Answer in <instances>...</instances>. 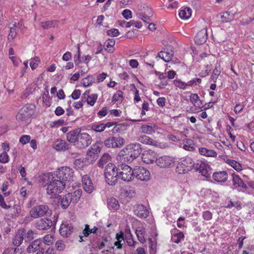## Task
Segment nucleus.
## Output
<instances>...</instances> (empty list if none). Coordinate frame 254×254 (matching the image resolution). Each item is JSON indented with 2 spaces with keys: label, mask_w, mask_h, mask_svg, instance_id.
Instances as JSON below:
<instances>
[{
  "label": "nucleus",
  "mask_w": 254,
  "mask_h": 254,
  "mask_svg": "<svg viewBox=\"0 0 254 254\" xmlns=\"http://www.w3.org/2000/svg\"><path fill=\"white\" fill-rule=\"evenodd\" d=\"M119 168L113 163H109L105 167L104 175L106 183L110 185L114 186L117 183L119 175Z\"/></svg>",
  "instance_id": "nucleus-1"
},
{
  "label": "nucleus",
  "mask_w": 254,
  "mask_h": 254,
  "mask_svg": "<svg viewBox=\"0 0 254 254\" xmlns=\"http://www.w3.org/2000/svg\"><path fill=\"white\" fill-rule=\"evenodd\" d=\"M64 181L57 179L50 181L47 184V193L49 195H55L61 193L65 188Z\"/></svg>",
  "instance_id": "nucleus-2"
},
{
  "label": "nucleus",
  "mask_w": 254,
  "mask_h": 254,
  "mask_svg": "<svg viewBox=\"0 0 254 254\" xmlns=\"http://www.w3.org/2000/svg\"><path fill=\"white\" fill-rule=\"evenodd\" d=\"M139 17L145 23L152 21L151 17L153 16L151 8L144 4L137 5L134 8Z\"/></svg>",
  "instance_id": "nucleus-3"
},
{
  "label": "nucleus",
  "mask_w": 254,
  "mask_h": 254,
  "mask_svg": "<svg viewBox=\"0 0 254 254\" xmlns=\"http://www.w3.org/2000/svg\"><path fill=\"white\" fill-rule=\"evenodd\" d=\"M35 108L32 104H27L23 107L16 116L17 121L27 122V120L34 114Z\"/></svg>",
  "instance_id": "nucleus-4"
},
{
  "label": "nucleus",
  "mask_w": 254,
  "mask_h": 254,
  "mask_svg": "<svg viewBox=\"0 0 254 254\" xmlns=\"http://www.w3.org/2000/svg\"><path fill=\"white\" fill-rule=\"evenodd\" d=\"M57 178L65 184L66 182L73 181L74 178L73 170L67 166L62 167L57 172Z\"/></svg>",
  "instance_id": "nucleus-5"
},
{
  "label": "nucleus",
  "mask_w": 254,
  "mask_h": 254,
  "mask_svg": "<svg viewBox=\"0 0 254 254\" xmlns=\"http://www.w3.org/2000/svg\"><path fill=\"white\" fill-rule=\"evenodd\" d=\"M194 162L191 157H186L179 162L176 167V172L180 174H184L191 171L193 168Z\"/></svg>",
  "instance_id": "nucleus-6"
},
{
  "label": "nucleus",
  "mask_w": 254,
  "mask_h": 254,
  "mask_svg": "<svg viewBox=\"0 0 254 254\" xmlns=\"http://www.w3.org/2000/svg\"><path fill=\"white\" fill-rule=\"evenodd\" d=\"M125 139L120 136H112L104 141V145L109 148H121L125 144Z\"/></svg>",
  "instance_id": "nucleus-7"
},
{
  "label": "nucleus",
  "mask_w": 254,
  "mask_h": 254,
  "mask_svg": "<svg viewBox=\"0 0 254 254\" xmlns=\"http://www.w3.org/2000/svg\"><path fill=\"white\" fill-rule=\"evenodd\" d=\"M120 168H119V175L121 179L126 182L131 181L134 178V169L132 170L130 167L124 164H122Z\"/></svg>",
  "instance_id": "nucleus-8"
},
{
  "label": "nucleus",
  "mask_w": 254,
  "mask_h": 254,
  "mask_svg": "<svg viewBox=\"0 0 254 254\" xmlns=\"http://www.w3.org/2000/svg\"><path fill=\"white\" fill-rule=\"evenodd\" d=\"M77 141L75 144L76 148L80 149H84L91 144L92 138L87 133L80 132Z\"/></svg>",
  "instance_id": "nucleus-9"
},
{
  "label": "nucleus",
  "mask_w": 254,
  "mask_h": 254,
  "mask_svg": "<svg viewBox=\"0 0 254 254\" xmlns=\"http://www.w3.org/2000/svg\"><path fill=\"white\" fill-rule=\"evenodd\" d=\"M49 207L46 205H39L33 207L30 211V215L33 218L36 219L46 215Z\"/></svg>",
  "instance_id": "nucleus-10"
},
{
  "label": "nucleus",
  "mask_w": 254,
  "mask_h": 254,
  "mask_svg": "<svg viewBox=\"0 0 254 254\" xmlns=\"http://www.w3.org/2000/svg\"><path fill=\"white\" fill-rule=\"evenodd\" d=\"M175 162V158L173 157L163 155L156 159V163L160 168H168L173 166Z\"/></svg>",
  "instance_id": "nucleus-11"
},
{
  "label": "nucleus",
  "mask_w": 254,
  "mask_h": 254,
  "mask_svg": "<svg viewBox=\"0 0 254 254\" xmlns=\"http://www.w3.org/2000/svg\"><path fill=\"white\" fill-rule=\"evenodd\" d=\"M141 181H147L150 179V174L147 169L142 167H136L134 169V177Z\"/></svg>",
  "instance_id": "nucleus-12"
},
{
  "label": "nucleus",
  "mask_w": 254,
  "mask_h": 254,
  "mask_svg": "<svg viewBox=\"0 0 254 254\" xmlns=\"http://www.w3.org/2000/svg\"><path fill=\"white\" fill-rule=\"evenodd\" d=\"M141 145L139 143H130L127 145L130 156L132 158V161L138 157L142 152Z\"/></svg>",
  "instance_id": "nucleus-13"
},
{
  "label": "nucleus",
  "mask_w": 254,
  "mask_h": 254,
  "mask_svg": "<svg viewBox=\"0 0 254 254\" xmlns=\"http://www.w3.org/2000/svg\"><path fill=\"white\" fill-rule=\"evenodd\" d=\"M193 168L205 177H208L210 176V167L204 162L202 161H197L196 163H194Z\"/></svg>",
  "instance_id": "nucleus-14"
},
{
  "label": "nucleus",
  "mask_w": 254,
  "mask_h": 254,
  "mask_svg": "<svg viewBox=\"0 0 254 254\" xmlns=\"http://www.w3.org/2000/svg\"><path fill=\"white\" fill-rule=\"evenodd\" d=\"M156 159L157 153L152 150L144 151L142 154V161L146 164H152L154 161L156 163Z\"/></svg>",
  "instance_id": "nucleus-15"
},
{
  "label": "nucleus",
  "mask_w": 254,
  "mask_h": 254,
  "mask_svg": "<svg viewBox=\"0 0 254 254\" xmlns=\"http://www.w3.org/2000/svg\"><path fill=\"white\" fill-rule=\"evenodd\" d=\"M74 228L72 225L68 222H65L60 226L59 232L60 234L65 237H67L73 232Z\"/></svg>",
  "instance_id": "nucleus-16"
},
{
  "label": "nucleus",
  "mask_w": 254,
  "mask_h": 254,
  "mask_svg": "<svg viewBox=\"0 0 254 254\" xmlns=\"http://www.w3.org/2000/svg\"><path fill=\"white\" fill-rule=\"evenodd\" d=\"M22 23L21 22H14L11 26H9V32L7 36V41L9 43L12 42L16 37L17 30L21 28Z\"/></svg>",
  "instance_id": "nucleus-17"
},
{
  "label": "nucleus",
  "mask_w": 254,
  "mask_h": 254,
  "mask_svg": "<svg viewBox=\"0 0 254 254\" xmlns=\"http://www.w3.org/2000/svg\"><path fill=\"white\" fill-rule=\"evenodd\" d=\"M134 213L137 217L146 218L149 215V210L142 204H138L134 206Z\"/></svg>",
  "instance_id": "nucleus-18"
},
{
  "label": "nucleus",
  "mask_w": 254,
  "mask_h": 254,
  "mask_svg": "<svg viewBox=\"0 0 254 254\" xmlns=\"http://www.w3.org/2000/svg\"><path fill=\"white\" fill-rule=\"evenodd\" d=\"M117 159L123 163H128L132 162V158H130L128 151L127 146L122 149L119 153Z\"/></svg>",
  "instance_id": "nucleus-19"
},
{
  "label": "nucleus",
  "mask_w": 254,
  "mask_h": 254,
  "mask_svg": "<svg viewBox=\"0 0 254 254\" xmlns=\"http://www.w3.org/2000/svg\"><path fill=\"white\" fill-rule=\"evenodd\" d=\"M82 186L84 190L88 193H91L94 190V187L91 180L87 175H84L82 179Z\"/></svg>",
  "instance_id": "nucleus-20"
},
{
  "label": "nucleus",
  "mask_w": 254,
  "mask_h": 254,
  "mask_svg": "<svg viewBox=\"0 0 254 254\" xmlns=\"http://www.w3.org/2000/svg\"><path fill=\"white\" fill-rule=\"evenodd\" d=\"M52 225V221L49 218H42L38 221L35 224L37 229L44 230L49 229Z\"/></svg>",
  "instance_id": "nucleus-21"
},
{
  "label": "nucleus",
  "mask_w": 254,
  "mask_h": 254,
  "mask_svg": "<svg viewBox=\"0 0 254 254\" xmlns=\"http://www.w3.org/2000/svg\"><path fill=\"white\" fill-rule=\"evenodd\" d=\"M80 133V130L78 129L71 130L66 133V139L70 143H74L75 145Z\"/></svg>",
  "instance_id": "nucleus-22"
},
{
  "label": "nucleus",
  "mask_w": 254,
  "mask_h": 254,
  "mask_svg": "<svg viewBox=\"0 0 254 254\" xmlns=\"http://www.w3.org/2000/svg\"><path fill=\"white\" fill-rule=\"evenodd\" d=\"M101 151V146L99 143L93 145L87 151V155L95 160Z\"/></svg>",
  "instance_id": "nucleus-23"
},
{
  "label": "nucleus",
  "mask_w": 254,
  "mask_h": 254,
  "mask_svg": "<svg viewBox=\"0 0 254 254\" xmlns=\"http://www.w3.org/2000/svg\"><path fill=\"white\" fill-rule=\"evenodd\" d=\"M207 39V35L206 30L203 29L196 34L194 38V41L196 44L202 45L206 41Z\"/></svg>",
  "instance_id": "nucleus-24"
},
{
  "label": "nucleus",
  "mask_w": 254,
  "mask_h": 254,
  "mask_svg": "<svg viewBox=\"0 0 254 254\" xmlns=\"http://www.w3.org/2000/svg\"><path fill=\"white\" fill-rule=\"evenodd\" d=\"M213 180L218 183L225 182L228 178V175L226 171H219L214 172L212 175Z\"/></svg>",
  "instance_id": "nucleus-25"
},
{
  "label": "nucleus",
  "mask_w": 254,
  "mask_h": 254,
  "mask_svg": "<svg viewBox=\"0 0 254 254\" xmlns=\"http://www.w3.org/2000/svg\"><path fill=\"white\" fill-rule=\"evenodd\" d=\"M69 144L63 139H58L53 144V147L58 151H65L68 149Z\"/></svg>",
  "instance_id": "nucleus-26"
},
{
  "label": "nucleus",
  "mask_w": 254,
  "mask_h": 254,
  "mask_svg": "<svg viewBox=\"0 0 254 254\" xmlns=\"http://www.w3.org/2000/svg\"><path fill=\"white\" fill-rule=\"evenodd\" d=\"M42 240L40 239H36L33 241L27 248V251L28 253H34L40 249V246Z\"/></svg>",
  "instance_id": "nucleus-27"
},
{
  "label": "nucleus",
  "mask_w": 254,
  "mask_h": 254,
  "mask_svg": "<svg viewBox=\"0 0 254 254\" xmlns=\"http://www.w3.org/2000/svg\"><path fill=\"white\" fill-rule=\"evenodd\" d=\"M173 56V52L166 51L165 50L160 51L157 56L156 59L159 58L165 62H168L172 59Z\"/></svg>",
  "instance_id": "nucleus-28"
},
{
  "label": "nucleus",
  "mask_w": 254,
  "mask_h": 254,
  "mask_svg": "<svg viewBox=\"0 0 254 254\" xmlns=\"http://www.w3.org/2000/svg\"><path fill=\"white\" fill-rule=\"evenodd\" d=\"M232 177L233 184L235 187H240L245 189L247 188V185L244 183V181L240 178L239 175L233 174Z\"/></svg>",
  "instance_id": "nucleus-29"
},
{
  "label": "nucleus",
  "mask_w": 254,
  "mask_h": 254,
  "mask_svg": "<svg viewBox=\"0 0 254 254\" xmlns=\"http://www.w3.org/2000/svg\"><path fill=\"white\" fill-rule=\"evenodd\" d=\"M119 24L123 27L129 28L131 26H134L137 28H140L142 27V23L141 22L136 21L134 20L127 22L125 20L120 21Z\"/></svg>",
  "instance_id": "nucleus-30"
},
{
  "label": "nucleus",
  "mask_w": 254,
  "mask_h": 254,
  "mask_svg": "<svg viewBox=\"0 0 254 254\" xmlns=\"http://www.w3.org/2000/svg\"><path fill=\"white\" fill-rule=\"evenodd\" d=\"M138 140L140 142L147 145H151L156 146L158 144V142L156 141L146 135H140L138 137Z\"/></svg>",
  "instance_id": "nucleus-31"
},
{
  "label": "nucleus",
  "mask_w": 254,
  "mask_h": 254,
  "mask_svg": "<svg viewBox=\"0 0 254 254\" xmlns=\"http://www.w3.org/2000/svg\"><path fill=\"white\" fill-rule=\"evenodd\" d=\"M157 128V126L152 124H150L149 125H142L141 127V131L144 133L148 134H153Z\"/></svg>",
  "instance_id": "nucleus-32"
},
{
  "label": "nucleus",
  "mask_w": 254,
  "mask_h": 254,
  "mask_svg": "<svg viewBox=\"0 0 254 254\" xmlns=\"http://www.w3.org/2000/svg\"><path fill=\"white\" fill-rule=\"evenodd\" d=\"M199 153L203 156L210 157H215L217 155V152L212 149H208L205 147H200L198 149Z\"/></svg>",
  "instance_id": "nucleus-33"
},
{
  "label": "nucleus",
  "mask_w": 254,
  "mask_h": 254,
  "mask_svg": "<svg viewBox=\"0 0 254 254\" xmlns=\"http://www.w3.org/2000/svg\"><path fill=\"white\" fill-rule=\"evenodd\" d=\"M24 229L20 230L15 235L13 239V244L15 246H19L21 244L23 240L24 239Z\"/></svg>",
  "instance_id": "nucleus-34"
},
{
  "label": "nucleus",
  "mask_w": 254,
  "mask_h": 254,
  "mask_svg": "<svg viewBox=\"0 0 254 254\" xmlns=\"http://www.w3.org/2000/svg\"><path fill=\"white\" fill-rule=\"evenodd\" d=\"M107 206L109 209L116 210L120 207L118 201L114 197H110L107 199Z\"/></svg>",
  "instance_id": "nucleus-35"
},
{
  "label": "nucleus",
  "mask_w": 254,
  "mask_h": 254,
  "mask_svg": "<svg viewBox=\"0 0 254 254\" xmlns=\"http://www.w3.org/2000/svg\"><path fill=\"white\" fill-rule=\"evenodd\" d=\"M71 202H72V196L70 193H68L62 198L61 202V206L63 209H65Z\"/></svg>",
  "instance_id": "nucleus-36"
},
{
  "label": "nucleus",
  "mask_w": 254,
  "mask_h": 254,
  "mask_svg": "<svg viewBox=\"0 0 254 254\" xmlns=\"http://www.w3.org/2000/svg\"><path fill=\"white\" fill-rule=\"evenodd\" d=\"M234 18V14L230 12L225 11L223 12L220 16V21L223 23H226L231 21Z\"/></svg>",
  "instance_id": "nucleus-37"
},
{
  "label": "nucleus",
  "mask_w": 254,
  "mask_h": 254,
  "mask_svg": "<svg viewBox=\"0 0 254 254\" xmlns=\"http://www.w3.org/2000/svg\"><path fill=\"white\" fill-rule=\"evenodd\" d=\"M183 148L187 151H193L195 150L193 140L187 139L184 141Z\"/></svg>",
  "instance_id": "nucleus-38"
},
{
  "label": "nucleus",
  "mask_w": 254,
  "mask_h": 254,
  "mask_svg": "<svg viewBox=\"0 0 254 254\" xmlns=\"http://www.w3.org/2000/svg\"><path fill=\"white\" fill-rule=\"evenodd\" d=\"M191 15V9L189 7H186L181 9L179 13V15L182 19H188Z\"/></svg>",
  "instance_id": "nucleus-39"
},
{
  "label": "nucleus",
  "mask_w": 254,
  "mask_h": 254,
  "mask_svg": "<svg viewBox=\"0 0 254 254\" xmlns=\"http://www.w3.org/2000/svg\"><path fill=\"white\" fill-rule=\"evenodd\" d=\"M135 234L137 237L138 240L141 243H144L146 241L144 238L145 230L143 228L138 227L135 230Z\"/></svg>",
  "instance_id": "nucleus-40"
},
{
  "label": "nucleus",
  "mask_w": 254,
  "mask_h": 254,
  "mask_svg": "<svg viewBox=\"0 0 254 254\" xmlns=\"http://www.w3.org/2000/svg\"><path fill=\"white\" fill-rule=\"evenodd\" d=\"M104 127L103 123L98 122L91 124L90 128L96 132H102L105 130Z\"/></svg>",
  "instance_id": "nucleus-41"
},
{
  "label": "nucleus",
  "mask_w": 254,
  "mask_h": 254,
  "mask_svg": "<svg viewBox=\"0 0 254 254\" xmlns=\"http://www.w3.org/2000/svg\"><path fill=\"white\" fill-rule=\"evenodd\" d=\"M226 162L230 165L232 167H233L234 169H235L237 171H240L242 170L243 168L242 165L236 160L228 159Z\"/></svg>",
  "instance_id": "nucleus-42"
},
{
  "label": "nucleus",
  "mask_w": 254,
  "mask_h": 254,
  "mask_svg": "<svg viewBox=\"0 0 254 254\" xmlns=\"http://www.w3.org/2000/svg\"><path fill=\"white\" fill-rule=\"evenodd\" d=\"M24 236H25L24 240L26 242L30 241L37 236V233L33 230H29L26 233L24 232Z\"/></svg>",
  "instance_id": "nucleus-43"
},
{
  "label": "nucleus",
  "mask_w": 254,
  "mask_h": 254,
  "mask_svg": "<svg viewBox=\"0 0 254 254\" xmlns=\"http://www.w3.org/2000/svg\"><path fill=\"white\" fill-rule=\"evenodd\" d=\"M94 81V77L91 75H88L82 80L81 83L83 86L86 87L90 86Z\"/></svg>",
  "instance_id": "nucleus-44"
},
{
  "label": "nucleus",
  "mask_w": 254,
  "mask_h": 254,
  "mask_svg": "<svg viewBox=\"0 0 254 254\" xmlns=\"http://www.w3.org/2000/svg\"><path fill=\"white\" fill-rule=\"evenodd\" d=\"M41 26L44 29L55 27L57 25V21L55 20L41 22Z\"/></svg>",
  "instance_id": "nucleus-45"
},
{
  "label": "nucleus",
  "mask_w": 254,
  "mask_h": 254,
  "mask_svg": "<svg viewBox=\"0 0 254 254\" xmlns=\"http://www.w3.org/2000/svg\"><path fill=\"white\" fill-rule=\"evenodd\" d=\"M111 159V155L109 153H104L100 159L99 166L100 167H103L104 165L108 162Z\"/></svg>",
  "instance_id": "nucleus-46"
},
{
  "label": "nucleus",
  "mask_w": 254,
  "mask_h": 254,
  "mask_svg": "<svg viewBox=\"0 0 254 254\" xmlns=\"http://www.w3.org/2000/svg\"><path fill=\"white\" fill-rule=\"evenodd\" d=\"M72 196V201L73 203H76L80 199L81 194L82 190L81 189H77L74 191L73 193H70Z\"/></svg>",
  "instance_id": "nucleus-47"
},
{
  "label": "nucleus",
  "mask_w": 254,
  "mask_h": 254,
  "mask_svg": "<svg viewBox=\"0 0 254 254\" xmlns=\"http://www.w3.org/2000/svg\"><path fill=\"white\" fill-rule=\"evenodd\" d=\"M115 44V41L113 39H109L107 40L105 43V49L106 50H107L109 52H113V50L111 49H109L113 47Z\"/></svg>",
  "instance_id": "nucleus-48"
},
{
  "label": "nucleus",
  "mask_w": 254,
  "mask_h": 254,
  "mask_svg": "<svg viewBox=\"0 0 254 254\" xmlns=\"http://www.w3.org/2000/svg\"><path fill=\"white\" fill-rule=\"evenodd\" d=\"M174 85L181 89H185L188 86V82H183L180 79H176L173 81Z\"/></svg>",
  "instance_id": "nucleus-49"
},
{
  "label": "nucleus",
  "mask_w": 254,
  "mask_h": 254,
  "mask_svg": "<svg viewBox=\"0 0 254 254\" xmlns=\"http://www.w3.org/2000/svg\"><path fill=\"white\" fill-rule=\"evenodd\" d=\"M74 165L76 169H82L85 165V163L83 159H76L74 162Z\"/></svg>",
  "instance_id": "nucleus-50"
},
{
  "label": "nucleus",
  "mask_w": 254,
  "mask_h": 254,
  "mask_svg": "<svg viewBox=\"0 0 254 254\" xmlns=\"http://www.w3.org/2000/svg\"><path fill=\"white\" fill-rule=\"evenodd\" d=\"M98 98V94H92L90 95V96H88V103L87 104L91 106H93Z\"/></svg>",
  "instance_id": "nucleus-51"
},
{
  "label": "nucleus",
  "mask_w": 254,
  "mask_h": 254,
  "mask_svg": "<svg viewBox=\"0 0 254 254\" xmlns=\"http://www.w3.org/2000/svg\"><path fill=\"white\" fill-rule=\"evenodd\" d=\"M40 62V58L36 57L31 60L30 65L32 69H35Z\"/></svg>",
  "instance_id": "nucleus-52"
},
{
  "label": "nucleus",
  "mask_w": 254,
  "mask_h": 254,
  "mask_svg": "<svg viewBox=\"0 0 254 254\" xmlns=\"http://www.w3.org/2000/svg\"><path fill=\"white\" fill-rule=\"evenodd\" d=\"M123 99V92L120 91H117L113 97V101L114 102H120Z\"/></svg>",
  "instance_id": "nucleus-53"
},
{
  "label": "nucleus",
  "mask_w": 254,
  "mask_h": 254,
  "mask_svg": "<svg viewBox=\"0 0 254 254\" xmlns=\"http://www.w3.org/2000/svg\"><path fill=\"white\" fill-rule=\"evenodd\" d=\"M43 242L45 244L50 246L53 243V237L51 234H47L43 238Z\"/></svg>",
  "instance_id": "nucleus-54"
},
{
  "label": "nucleus",
  "mask_w": 254,
  "mask_h": 254,
  "mask_svg": "<svg viewBox=\"0 0 254 254\" xmlns=\"http://www.w3.org/2000/svg\"><path fill=\"white\" fill-rule=\"evenodd\" d=\"M125 191V195L128 197H132L135 193L134 189L131 187L127 188Z\"/></svg>",
  "instance_id": "nucleus-55"
},
{
  "label": "nucleus",
  "mask_w": 254,
  "mask_h": 254,
  "mask_svg": "<svg viewBox=\"0 0 254 254\" xmlns=\"http://www.w3.org/2000/svg\"><path fill=\"white\" fill-rule=\"evenodd\" d=\"M221 71L219 69H218L217 67H216L213 71L211 79L214 82H216V80L218 78V76L220 75Z\"/></svg>",
  "instance_id": "nucleus-56"
},
{
  "label": "nucleus",
  "mask_w": 254,
  "mask_h": 254,
  "mask_svg": "<svg viewBox=\"0 0 254 254\" xmlns=\"http://www.w3.org/2000/svg\"><path fill=\"white\" fill-rule=\"evenodd\" d=\"M31 137L28 135H22L20 139L19 142L22 144L24 145L26 143L29 142L30 141Z\"/></svg>",
  "instance_id": "nucleus-57"
},
{
  "label": "nucleus",
  "mask_w": 254,
  "mask_h": 254,
  "mask_svg": "<svg viewBox=\"0 0 254 254\" xmlns=\"http://www.w3.org/2000/svg\"><path fill=\"white\" fill-rule=\"evenodd\" d=\"M8 155L6 152L3 151L0 155V162L2 163H6L8 161Z\"/></svg>",
  "instance_id": "nucleus-58"
},
{
  "label": "nucleus",
  "mask_w": 254,
  "mask_h": 254,
  "mask_svg": "<svg viewBox=\"0 0 254 254\" xmlns=\"http://www.w3.org/2000/svg\"><path fill=\"white\" fill-rule=\"evenodd\" d=\"M244 107L245 105L243 103H238L236 105L234 111L236 114H238L240 113L243 111Z\"/></svg>",
  "instance_id": "nucleus-59"
},
{
  "label": "nucleus",
  "mask_w": 254,
  "mask_h": 254,
  "mask_svg": "<svg viewBox=\"0 0 254 254\" xmlns=\"http://www.w3.org/2000/svg\"><path fill=\"white\" fill-rule=\"evenodd\" d=\"M174 237H177L176 239L174 240V242L176 244H179L182 240H184V235L182 232H179L175 235H174Z\"/></svg>",
  "instance_id": "nucleus-60"
},
{
  "label": "nucleus",
  "mask_w": 254,
  "mask_h": 254,
  "mask_svg": "<svg viewBox=\"0 0 254 254\" xmlns=\"http://www.w3.org/2000/svg\"><path fill=\"white\" fill-rule=\"evenodd\" d=\"M122 15L126 19L128 20L132 17V12L129 9H125L122 12Z\"/></svg>",
  "instance_id": "nucleus-61"
},
{
  "label": "nucleus",
  "mask_w": 254,
  "mask_h": 254,
  "mask_svg": "<svg viewBox=\"0 0 254 254\" xmlns=\"http://www.w3.org/2000/svg\"><path fill=\"white\" fill-rule=\"evenodd\" d=\"M190 101L195 106V104L199 100V97L197 94L192 93L190 95Z\"/></svg>",
  "instance_id": "nucleus-62"
},
{
  "label": "nucleus",
  "mask_w": 254,
  "mask_h": 254,
  "mask_svg": "<svg viewBox=\"0 0 254 254\" xmlns=\"http://www.w3.org/2000/svg\"><path fill=\"white\" fill-rule=\"evenodd\" d=\"M107 33L108 35L113 37L118 36L120 34L118 29L116 28H113L108 30Z\"/></svg>",
  "instance_id": "nucleus-63"
},
{
  "label": "nucleus",
  "mask_w": 254,
  "mask_h": 254,
  "mask_svg": "<svg viewBox=\"0 0 254 254\" xmlns=\"http://www.w3.org/2000/svg\"><path fill=\"white\" fill-rule=\"evenodd\" d=\"M56 248L57 250L62 251L65 248V245L62 241H58L56 243Z\"/></svg>",
  "instance_id": "nucleus-64"
}]
</instances>
